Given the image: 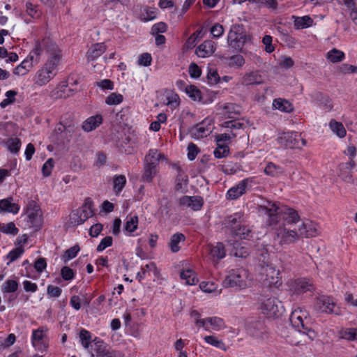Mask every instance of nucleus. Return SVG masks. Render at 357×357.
Instances as JSON below:
<instances>
[{
	"label": "nucleus",
	"instance_id": "1",
	"mask_svg": "<svg viewBox=\"0 0 357 357\" xmlns=\"http://www.w3.org/2000/svg\"><path fill=\"white\" fill-rule=\"evenodd\" d=\"M48 51L51 56L43 68L39 70L35 77V84L38 86H43L48 83L56 75V66L61 59L60 51L54 43H50Z\"/></svg>",
	"mask_w": 357,
	"mask_h": 357
},
{
	"label": "nucleus",
	"instance_id": "2",
	"mask_svg": "<svg viewBox=\"0 0 357 357\" xmlns=\"http://www.w3.org/2000/svg\"><path fill=\"white\" fill-rule=\"evenodd\" d=\"M252 36L247 34L243 24H233L227 36V43L233 52H243V46L251 42Z\"/></svg>",
	"mask_w": 357,
	"mask_h": 357
},
{
	"label": "nucleus",
	"instance_id": "3",
	"mask_svg": "<svg viewBox=\"0 0 357 357\" xmlns=\"http://www.w3.org/2000/svg\"><path fill=\"white\" fill-rule=\"evenodd\" d=\"M248 272L245 268L231 269L222 282V285L226 288H234L235 289H243L248 287L247 279Z\"/></svg>",
	"mask_w": 357,
	"mask_h": 357
},
{
	"label": "nucleus",
	"instance_id": "4",
	"mask_svg": "<svg viewBox=\"0 0 357 357\" xmlns=\"http://www.w3.org/2000/svg\"><path fill=\"white\" fill-rule=\"evenodd\" d=\"M289 320L291 326L298 332L305 334L311 340L314 338L315 332L309 326L305 311L300 308L294 310L290 315Z\"/></svg>",
	"mask_w": 357,
	"mask_h": 357
},
{
	"label": "nucleus",
	"instance_id": "5",
	"mask_svg": "<svg viewBox=\"0 0 357 357\" xmlns=\"http://www.w3.org/2000/svg\"><path fill=\"white\" fill-rule=\"evenodd\" d=\"M278 142L286 149H301L306 144V140L296 132H283L278 137Z\"/></svg>",
	"mask_w": 357,
	"mask_h": 357
},
{
	"label": "nucleus",
	"instance_id": "6",
	"mask_svg": "<svg viewBox=\"0 0 357 357\" xmlns=\"http://www.w3.org/2000/svg\"><path fill=\"white\" fill-rule=\"evenodd\" d=\"M261 274L265 276L264 280L269 286L278 287L282 284V278L280 271L277 270L272 264L263 261Z\"/></svg>",
	"mask_w": 357,
	"mask_h": 357
},
{
	"label": "nucleus",
	"instance_id": "7",
	"mask_svg": "<svg viewBox=\"0 0 357 357\" xmlns=\"http://www.w3.org/2000/svg\"><path fill=\"white\" fill-rule=\"evenodd\" d=\"M314 307V310L319 312L335 314H340V310L339 307L336 306L333 298L324 295H322L316 299Z\"/></svg>",
	"mask_w": 357,
	"mask_h": 357
},
{
	"label": "nucleus",
	"instance_id": "8",
	"mask_svg": "<svg viewBox=\"0 0 357 357\" xmlns=\"http://www.w3.org/2000/svg\"><path fill=\"white\" fill-rule=\"evenodd\" d=\"M290 290L295 294L299 295L315 289L313 281L310 278H300L289 282Z\"/></svg>",
	"mask_w": 357,
	"mask_h": 357
},
{
	"label": "nucleus",
	"instance_id": "9",
	"mask_svg": "<svg viewBox=\"0 0 357 357\" xmlns=\"http://www.w3.org/2000/svg\"><path fill=\"white\" fill-rule=\"evenodd\" d=\"M50 43L53 42L50 41L49 38L43 39L40 42L36 41L34 48L30 52L29 54L24 59L28 61L29 63H31V66L38 64L40 61V57L43 51V47L45 48L47 52L50 54V56L51 52L48 51V47L50 45Z\"/></svg>",
	"mask_w": 357,
	"mask_h": 357
},
{
	"label": "nucleus",
	"instance_id": "10",
	"mask_svg": "<svg viewBox=\"0 0 357 357\" xmlns=\"http://www.w3.org/2000/svg\"><path fill=\"white\" fill-rule=\"evenodd\" d=\"M245 223L243 220V214L241 213H235L228 215L224 220L223 225L225 233L231 236L241 229V226Z\"/></svg>",
	"mask_w": 357,
	"mask_h": 357
},
{
	"label": "nucleus",
	"instance_id": "11",
	"mask_svg": "<svg viewBox=\"0 0 357 357\" xmlns=\"http://www.w3.org/2000/svg\"><path fill=\"white\" fill-rule=\"evenodd\" d=\"M275 235L280 245L294 243L299 238L297 231L287 229L284 227L276 228Z\"/></svg>",
	"mask_w": 357,
	"mask_h": 357
},
{
	"label": "nucleus",
	"instance_id": "12",
	"mask_svg": "<svg viewBox=\"0 0 357 357\" xmlns=\"http://www.w3.org/2000/svg\"><path fill=\"white\" fill-rule=\"evenodd\" d=\"M185 92L193 101H197L204 105L212 103L215 95L205 97L202 91L195 85L185 86Z\"/></svg>",
	"mask_w": 357,
	"mask_h": 357
},
{
	"label": "nucleus",
	"instance_id": "13",
	"mask_svg": "<svg viewBox=\"0 0 357 357\" xmlns=\"http://www.w3.org/2000/svg\"><path fill=\"white\" fill-rule=\"evenodd\" d=\"M252 182V179L250 178H247L241 181L237 185L231 187L227 191L226 194L227 199L230 200L238 199L246 192V188Z\"/></svg>",
	"mask_w": 357,
	"mask_h": 357
},
{
	"label": "nucleus",
	"instance_id": "14",
	"mask_svg": "<svg viewBox=\"0 0 357 357\" xmlns=\"http://www.w3.org/2000/svg\"><path fill=\"white\" fill-rule=\"evenodd\" d=\"M247 333L256 338H261L266 333V326L264 321L259 319L255 321L248 322L246 325Z\"/></svg>",
	"mask_w": 357,
	"mask_h": 357
},
{
	"label": "nucleus",
	"instance_id": "15",
	"mask_svg": "<svg viewBox=\"0 0 357 357\" xmlns=\"http://www.w3.org/2000/svg\"><path fill=\"white\" fill-rule=\"evenodd\" d=\"M278 303L280 302L275 297H271L264 300L261 305L264 314L268 317H276L279 315Z\"/></svg>",
	"mask_w": 357,
	"mask_h": 357
},
{
	"label": "nucleus",
	"instance_id": "16",
	"mask_svg": "<svg viewBox=\"0 0 357 357\" xmlns=\"http://www.w3.org/2000/svg\"><path fill=\"white\" fill-rule=\"evenodd\" d=\"M266 214L268 215L267 223L269 226H276L279 222V214L282 213V210L275 203L268 202V205L261 207Z\"/></svg>",
	"mask_w": 357,
	"mask_h": 357
},
{
	"label": "nucleus",
	"instance_id": "17",
	"mask_svg": "<svg viewBox=\"0 0 357 357\" xmlns=\"http://www.w3.org/2000/svg\"><path fill=\"white\" fill-rule=\"evenodd\" d=\"M174 167L177 171L175 181V190L177 192H184L188 184V176L185 174L184 171L180 166L174 165Z\"/></svg>",
	"mask_w": 357,
	"mask_h": 357
},
{
	"label": "nucleus",
	"instance_id": "18",
	"mask_svg": "<svg viewBox=\"0 0 357 357\" xmlns=\"http://www.w3.org/2000/svg\"><path fill=\"white\" fill-rule=\"evenodd\" d=\"M216 45L215 42L208 40L200 44L196 49L195 53L199 57L205 58L215 52Z\"/></svg>",
	"mask_w": 357,
	"mask_h": 357
},
{
	"label": "nucleus",
	"instance_id": "19",
	"mask_svg": "<svg viewBox=\"0 0 357 357\" xmlns=\"http://www.w3.org/2000/svg\"><path fill=\"white\" fill-rule=\"evenodd\" d=\"M102 123V116L100 114L91 116L86 119L82 123V128L84 131L89 132L98 128Z\"/></svg>",
	"mask_w": 357,
	"mask_h": 357
},
{
	"label": "nucleus",
	"instance_id": "20",
	"mask_svg": "<svg viewBox=\"0 0 357 357\" xmlns=\"http://www.w3.org/2000/svg\"><path fill=\"white\" fill-rule=\"evenodd\" d=\"M228 244L232 246L231 254L236 257L245 258L249 255L248 248L236 240H229Z\"/></svg>",
	"mask_w": 357,
	"mask_h": 357
},
{
	"label": "nucleus",
	"instance_id": "21",
	"mask_svg": "<svg viewBox=\"0 0 357 357\" xmlns=\"http://www.w3.org/2000/svg\"><path fill=\"white\" fill-rule=\"evenodd\" d=\"M209 254L213 260L223 259L226 255L225 247L223 243L218 242L215 245H210Z\"/></svg>",
	"mask_w": 357,
	"mask_h": 357
},
{
	"label": "nucleus",
	"instance_id": "22",
	"mask_svg": "<svg viewBox=\"0 0 357 357\" xmlns=\"http://www.w3.org/2000/svg\"><path fill=\"white\" fill-rule=\"evenodd\" d=\"M106 50L104 43H96L91 46L86 54L88 61H91L102 55Z\"/></svg>",
	"mask_w": 357,
	"mask_h": 357
},
{
	"label": "nucleus",
	"instance_id": "23",
	"mask_svg": "<svg viewBox=\"0 0 357 357\" xmlns=\"http://www.w3.org/2000/svg\"><path fill=\"white\" fill-rule=\"evenodd\" d=\"M273 107L285 113H291L294 109L293 105L289 100L280 98L273 100Z\"/></svg>",
	"mask_w": 357,
	"mask_h": 357
},
{
	"label": "nucleus",
	"instance_id": "24",
	"mask_svg": "<svg viewBox=\"0 0 357 357\" xmlns=\"http://www.w3.org/2000/svg\"><path fill=\"white\" fill-rule=\"evenodd\" d=\"M297 233L299 237L305 238L313 237L317 234V229L311 222L303 223L302 225L299 227Z\"/></svg>",
	"mask_w": 357,
	"mask_h": 357
},
{
	"label": "nucleus",
	"instance_id": "25",
	"mask_svg": "<svg viewBox=\"0 0 357 357\" xmlns=\"http://www.w3.org/2000/svg\"><path fill=\"white\" fill-rule=\"evenodd\" d=\"M185 236L180 232H176L173 234L169 240L168 243V246L173 253H176L181 250V247L179 246V243L181 242H184L185 241Z\"/></svg>",
	"mask_w": 357,
	"mask_h": 357
},
{
	"label": "nucleus",
	"instance_id": "26",
	"mask_svg": "<svg viewBox=\"0 0 357 357\" xmlns=\"http://www.w3.org/2000/svg\"><path fill=\"white\" fill-rule=\"evenodd\" d=\"M28 222L30 227L39 229L43 222L42 213L40 210L36 209L32 211H28Z\"/></svg>",
	"mask_w": 357,
	"mask_h": 357
},
{
	"label": "nucleus",
	"instance_id": "27",
	"mask_svg": "<svg viewBox=\"0 0 357 357\" xmlns=\"http://www.w3.org/2000/svg\"><path fill=\"white\" fill-rule=\"evenodd\" d=\"M13 197L0 200V211L6 213L16 214L20 211L18 204L12 203Z\"/></svg>",
	"mask_w": 357,
	"mask_h": 357
},
{
	"label": "nucleus",
	"instance_id": "28",
	"mask_svg": "<svg viewBox=\"0 0 357 357\" xmlns=\"http://www.w3.org/2000/svg\"><path fill=\"white\" fill-rule=\"evenodd\" d=\"M3 143L7 150L13 154H17L22 145L21 140L17 137L8 138Z\"/></svg>",
	"mask_w": 357,
	"mask_h": 357
},
{
	"label": "nucleus",
	"instance_id": "29",
	"mask_svg": "<svg viewBox=\"0 0 357 357\" xmlns=\"http://www.w3.org/2000/svg\"><path fill=\"white\" fill-rule=\"evenodd\" d=\"M338 337L341 340H346L347 341H356L357 340V328H342L338 332Z\"/></svg>",
	"mask_w": 357,
	"mask_h": 357
},
{
	"label": "nucleus",
	"instance_id": "30",
	"mask_svg": "<svg viewBox=\"0 0 357 357\" xmlns=\"http://www.w3.org/2000/svg\"><path fill=\"white\" fill-rule=\"evenodd\" d=\"M162 155L158 153L157 149H150L149 153L145 156V164L149 167H157Z\"/></svg>",
	"mask_w": 357,
	"mask_h": 357
},
{
	"label": "nucleus",
	"instance_id": "31",
	"mask_svg": "<svg viewBox=\"0 0 357 357\" xmlns=\"http://www.w3.org/2000/svg\"><path fill=\"white\" fill-rule=\"evenodd\" d=\"M180 278L181 280H185V284L188 285H195L199 281L195 272L191 269L181 271Z\"/></svg>",
	"mask_w": 357,
	"mask_h": 357
},
{
	"label": "nucleus",
	"instance_id": "32",
	"mask_svg": "<svg viewBox=\"0 0 357 357\" xmlns=\"http://www.w3.org/2000/svg\"><path fill=\"white\" fill-rule=\"evenodd\" d=\"M225 115L228 119H236L240 115V107L233 103H228L223 107Z\"/></svg>",
	"mask_w": 357,
	"mask_h": 357
},
{
	"label": "nucleus",
	"instance_id": "33",
	"mask_svg": "<svg viewBox=\"0 0 357 357\" xmlns=\"http://www.w3.org/2000/svg\"><path fill=\"white\" fill-rule=\"evenodd\" d=\"M47 328L45 326H41L36 330H33L31 336V343L33 346L36 348L37 343L43 340V337L47 332Z\"/></svg>",
	"mask_w": 357,
	"mask_h": 357
},
{
	"label": "nucleus",
	"instance_id": "34",
	"mask_svg": "<svg viewBox=\"0 0 357 357\" xmlns=\"http://www.w3.org/2000/svg\"><path fill=\"white\" fill-rule=\"evenodd\" d=\"M244 82L247 85L260 84L263 82V78L257 71H255L246 74Z\"/></svg>",
	"mask_w": 357,
	"mask_h": 357
},
{
	"label": "nucleus",
	"instance_id": "35",
	"mask_svg": "<svg viewBox=\"0 0 357 357\" xmlns=\"http://www.w3.org/2000/svg\"><path fill=\"white\" fill-rule=\"evenodd\" d=\"M126 184V178L124 175H116L113 178V190L118 195Z\"/></svg>",
	"mask_w": 357,
	"mask_h": 357
},
{
	"label": "nucleus",
	"instance_id": "36",
	"mask_svg": "<svg viewBox=\"0 0 357 357\" xmlns=\"http://www.w3.org/2000/svg\"><path fill=\"white\" fill-rule=\"evenodd\" d=\"M313 20L307 15L303 17H297L294 20V26L297 29H301L310 27L312 25Z\"/></svg>",
	"mask_w": 357,
	"mask_h": 357
},
{
	"label": "nucleus",
	"instance_id": "37",
	"mask_svg": "<svg viewBox=\"0 0 357 357\" xmlns=\"http://www.w3.org/2000/svg\"><path fill=\"white\" fill-rule=\"evenodd\" d=\"M253 233L251 229L243 223L241 229L236 231L232 237H238L241 239L250 240L252 238Z\"/></svg>",
	"mask_w": 357,
	"mask_h": 357
},
{
	"label": "nucleus",
	"instance_id": "38",
	"mask_svg": "<svg viewBox=\"0 0 357 357\" xmlns=\"http://www.w3.org/2000/svg\"><path fill=\"white\" fill-rule=\"evenodd\" d=\"M264 172L266 175L275 177L282 174L284 169L280 166L276 165L273 162H268L265 167Z\"/></svg>",
	"mask_w": 357,
	"mask_h": 357
},
{
	"label": "nucleus",
	"instance_id": "39",
	"mask_svg": "<svg viewBox=\"0 0 357 357\" xmlns=\"http://www.w3.org/2000/svg\"><path fill=\"white\" fill-rule=\"evenodd\" d=\"M19 287V283L15 280H7L1 287V291L3 294H10L15 292Z\"/></svg>",
	"mask_w": 357,
	"mask_h": 357
},
{
	"label": "nucleus",
	"instance_id": "40",
	"mask_svg": "<svg viewBox=\"0 0 357 357\" xmlns=\"http://www.w3.org/2000/svg\"><path fill=\"white\" fill-rule=\"evenodd\" d=\"M329 126L331 130L335 133L339 137L342 138L346 135V130L343 124L340 122H337L334 119H332L329 123Z\"/></svg>",
	"mask_w": 357,
	"mask_h": 357
},
{
	"label": "nucleus",
	"instance_id": "41",
	"mask_svg": "<svg viewBox=\"0 0 357 357\" xmlns=\"http://www.w3.org/2000/svg\"><path fill=\"white\" fill-rule=\"evenodd\" d=\"M344 56V53L336 48H333L327 53V59L332 63L340 62Z\"/></svg>",
	"mask_w": 357,
	"mask_h": 357
},
{
	"label": "nucleus",
	"instance_id": "42",
	"mask_svg": "<svg viewBox=\"0 0 357 357\" xmlns=\"http://www.w3.org/2000/svg\"><path fill=\"white\" fill-rule=\"evenodd\" d=\"M282 213H284V219L288 223H296L299 220V215L298 212L293 208H286L284 211L282 210Z\"/></svg>",
	"mask_w": 357,
	"mask_h": 357
},
{
	"label": "nucleus",
	"instance_id": "43",
	"mask_svg": "<svg viewBox=\"0 0 357 357\" xmlns=\"http://www.w3.org/2000/svg\"><path fill=\"white\" fill-rule=\"evenodd\" d=\"M138 226V217L137 215L130 218L127 217L124 225V230L128 233L134 232Z\"/></svg>",
	"mask_w": 357,
	"mask_h": 357
},
{
	"label": "nucleus",
	"instance_id": "44",
	"mask_svg": "<svg viewBox=\"0 0 357 357\" xmlns=\"http://www.w3.org/2000/svg\"><path fill=\"white\" fill-rule=\"evenodd\" d=\"M84 222L80 210L73 211L70 214L69 223L71 225L77 226L83 224Z\"/></svg>",
	"mask_w": 357,
	"mask_h": 357
},
{
	"label": "nucleus",
	"instance_id": "45",
	"mask_svg": "<svg viewBox=\"0 0 357 357\" xmlns=\"http://www.w3.org/2000/svg\"><path fill=\"white\" fill-rule=\"evenodd\" d=\"M229 153V147L226 144H217V148L214 150L213 154L216 158L227 157Z\"/></svg>",
	"mask_w": 357,
	"mask_h": 357
},
{
	"label": "nucleus",
	"instance_id": "46",
	"mask_svg": "<svg viewBox=\"0 0 357 357\" xmlns=\"http://www.w3.org/2000/svg\"><path fill=\"white\" fill-rule=\"evenodd\" d=\"M33 66L28 61L24 59L22 62L18 65L14 70L13 73L16 75H25L27 74Z\"/></svg>",
	"mask_w": 357,
	"mask_h": 357
},
{
	"label": "nucleus",
	"instance_id": "47",
	"mask_svg": "<svg viewBox=\"0 0 357 357\" xmlns=\"http://www.w3.org/2000/svg\"><path fill=\"white\" fill-rule=\"evenodd\" d=\"M79 339L82 345L85 349H88L93 341L91 332L84 328L81 329L79 332Z\"/></svg>",
	"mask_w": 357,
	"mask_h": 357
},
{
	"label": "nucleus",
	"instance_id": "48",
	"mask_svg": "<svg viewBox=\"0 0 357 357\" xmlns=\"http://www.w3.org/2000/svg\"><path fill=\"white\" fill-rule=\"evenodd\" d=\"M226 59L228 61V65L230 67L241 68L245 63V59L243 56L238 54L226 58Z\"/></svg>",
	"mask_w": 357,
	"mask_h": 357
},
{
	"label": "nucleus",
	"instance_id": "49",
	"mask_svg": "<svg viewBox=\"0 0 357 357\" xmlns=\"http://www.w3.org/2000/svg\"><path fill=\"white\" fill-rule=\"evenodd\" d=\"M0 231L6 234L15 236L18 234L19 229L14 222H10L7 224H0Z\"/></svg>",
	"mask_w": 357,
	"mask_h": 357
},
{
	"label": "nucleus",
	"instance_id": "50",
	"mask_svg": "<svg viewBox=\"0 0 357 357\" xmlns=\"http://www.w3.org/2000/svg\"><path fill=\"white\" fill-rule=\"evenodd\" d=\"M204 340L206 343L213 345L218 349L224 351L227 350V347L222 340H218L213 335H207L204 337Z\"/></svg>",
	"mask_w": 357,
	"mask_h": 357
},
{
	"label": "nucleus",
	"instance_id": "51",
	"mask_svg": "<svg viewBox=\"0 0 357 357\" xmlns=\"http://www.w3.org/2000/svg\"><path fill=\"white\" fill-rule=\"evenodd\" d=\"M96 357H124L122 352L117 350H109L107 347L101 351L97 352Z\"/></svg>",
	"mask_w": 357,
	"mask_h": 357
},
{
	"label": "nucleus",
	"instance_id": "52",
	"mask_svg": "<svg viewBox=\"0 0 357 357\" xmlns=\"http://www.w3.org/2000/svg\"><path fill=\"white\" fill-rule=\"evenodd\" d=\"M207 322L212 326V329L219 331L224 328L225 322L222 319L218 317L207 318Z\"/></svg>",
	"mask_w": 357,
	"mask_h": 357
},
{
	"label": "nucleus",
	"instance_id": "53",
	"mask_svg": "<svg viewBox=\"0 0 357 357\" xmlns=\"http://www.w3.org/2000/svg\"><path fill=\"white\" fill-rule=\"evenodd\" d=\"M80 248L78 245H75L69 249H68L65 253L63 254L62 259L64 261V262H66L73 258H75L78 252L79 251Z\"/></svg>",
	"mask_w": 357,
	"mask_h": 357
},
{
	"label": "nucleus",
	"instance_id": "54",
	"mask_svg": "<svg viewBox=\"0 0 357 357\" xmlns=\"http://www.w3.org/2000/svg\"><path fill=\"white\" fill-rule=\"evenodd\" d=\"M123 97L120 93H112L105 100V103L108 105H119L122 102Z\"/></svg>",
	"mask_w": 357,
	"mask_h": 357
},
{
	"label": "nucleus",
	"instance_id": "55",
	"mask_svg": "<svg viewBox=\"0 0 357 357\" xmlns=\"http://www.w3.org/2000/svg\"><path fill=\"white\" fill-rule=\"evenodd\" d=\"M156 167H149V165L145 164L144 172L142 176L144 181L150 183L152 181L153 176L156 173Z\"/></svg>",
	"mask_w": 357,
	"mask_h": 357
},
{
	"label": "nucleus",
	"instance_id": "56",
	"mask_svg": "<svg viewBox=\"0 0 357 357\" xmlns=\"http://www.w3.org/2000/svg\"><path fill=\"white\" fill-rule=\"evenodd\" d=\"M190 208L193 211H199L204 205V199L201 196H190Z\"/></svg>",
	"mask_w": 357,
	"mask_h": 357
},
{
	"label": "nucleus",
	"instance_id": "57",
	"mask_svg": "<svg viewBox=\"0 0 357 357\" xmlns=\"http://www.w3.org/2000/svg\"><path fill=\"white\" fill-rule=\"evenodd\" d=\"M24 249L21 247H17L10 250L6 256V258L9 259V262L7 263L9 265L10 263L17 260L24 252Z\"/></svg>",
	"mask_w": 357,
	"mask_h": 357
},
{
	"label": "nucleus",
	"instance_id": "58",
	"mask_svg": "<svg viewBox=\"0 0 357 357\" xmlns=\"http://www.w3.org/2000/svg\"><path fill=\"white\" fill-rule=\"evenodd\" d=\"M26 8L27 14L32 18L37 19L40 17L41 12L38 10V6L33 5L31 2H26Z\"/></svg>",
	"mask_w": 357,
	"mask_h": 357
},
{
	"label": "nucleus",
	"instance_id": "59",
	"mask_svg": "<svg viewBox=\"0 0 357 357\" xmlns=\"http://www.w3.org/2000/svg\"><path fill=\"white\" fill-rule=\"evenodd\" d=\"M317 98L326 109L331 110L333 108L332 100L328 96L319 93Z\"/></svg>",
	"mask_w": 357,
	"mask_h": 357
},
{
	"label": "nucleus",
	"instance_id": "60",
	"mask_svg": "<svg viewBox=\"0 0 357 357\" xmlns=\"http://www.w3.org/2000/svg\"><path fill=\"white\" fill-rule=\"evenodd\" d=\"M54 165V160L52 158H49L43 165L42 172L45 177L50 176L52 173V170Z\"/></svg>",
	"mask_w": 357,
	"mask_h": 357
},
{
	"label": "nucleus",
	"instance_id": "61",
	"mask_svg": "<svg viewBox=\"0 0 357 357\" xmlns=\"http://www.w3.org/2000/svg\"><path fill=\"white\" fill-rule=\"evenodd\" d=\"M206 77L208 83L210 85H215L218 84L220 80V77L218 72L215 70L210 69Z\"/></svg>",
	"mask_w": 357,
	"mask_h": 357
},
{
	"label": "nucleus",
	"instance_id": "62",
	"mask_svg": "<svg viewBox=\"0 0 357 357\" xmlns=\"http://www.w3.org/2000/svg\"><path fill=\"white\" fill-rule=\"evenodd\" d=\"M62 289L52 284H49L47 287V294L50 298H56L61 296Z\"/></svg>",
	"mask_w": 357,
	"mask_h": 357
},
{
	"label": "nucleus",
	"instance_id": "63",
	"mask_svg": "<svg viewBox=\"0 0 357 357\" xmlns=\"http://www.w3.org/2000/svg\"><path fill=\"white\" fill-rule=\"evenodd\" d=\"M113 238L110 236H107L102 238L97 246L96 250L98 252H102L107 248L111 246L112 245Z\"/></svg>",
	"mask_w": 357,
	"mask_h": 357
},
{
	"label": "nucleus",
	"instance_id": "64",
	"mask_svg": "<svg viewBox=\"0 0 357 357\" xmlns=\"http://www.w3.org/2000/svg\"><path fill=\"white\" fill-rule=\"evenodd\" d=\"M199 150L196 144L191 142L188 146V158L192 161L195 159Z\"/></svg>",
	"mask_w": 357,
	"mask_h": 357
}]
</instances>
